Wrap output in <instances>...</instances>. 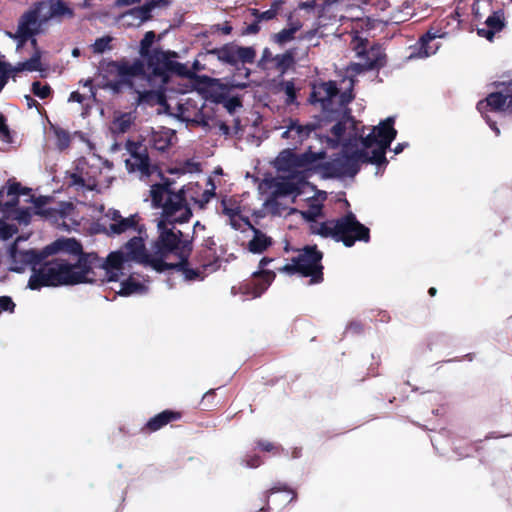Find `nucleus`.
I'll return each mask as SVG.
<instances>
[{"label": "nucleus", "mask_w": 512, "mask_h": 512, "mask_svg": "<svg viewBox=\"0 0 512 512\" xmlns=\"http://www.w3.org/2000/svg\"><path fill=\"white\" fill-rule=\"evenodd\" d=\"M485 24L487 25V28L494 31V33L500 32L504 27V22L496 13L489 16L486 19Z\"/></svg>", "instance_id": "864d4df0"}, {"label": "nucleus", "mask_w": 512, "mask_h": 512, "mask_svg": "<svg viewBox=\"0 0 512 512\" xmlns=\"http://www.w3.org/2000/svg\"><path fill=\"white\" fill-rule=\"evenodd\" d=\"M322 215V205L313 204L308 210L302 212L303 218L308 222H314L317 225L316 219Z\"/></svg>", "instance_id": "8fccbe9b"}, {"label": "nucleus", "mask_w": 512, "mask_h": 512, "mask_svg": "<svg viewBox=\"0 0 512 512\" xmlns=\"http://www.w3.org/2000/svg\"><path fill=\"white\" fill-rule=\"evenodd\" d=\"M282 90L286 94L285 103L287 105H292L296 103L297 99V89L293 80L283 81L280 83Z\"/></svg>", "instance_id": "79ce46f5"}, {"label": "nucleus", "mask_w": 512, "mask_h": 512, "mask_svg": "<svg viewBox=\"0 0 512 512\" xmlns=\"http://www.w3.org/2000/svg\"><path fill=\"white\" fill-rule=\"evenodd\" d=\"M310 230L312 234L342 242L346 247H352L356 241L369 242L370 240L369 228L360 223L353 212H348L337 219L311 225Z\"/></svg>", "instance_id": "7ed1b4c3"}, {"label": "nucleus", "mask_w": 512, "mask_h": 512, "mask_svg": "<svg viewBox=\"0 0 512 512\" xmlns=\"http://www.w3.org/2000/svg\"><path fill=\"white\" fill-rule=\"evenodd\" d=\"M33 271L27 285L31 290L87 283L86 270L79 265V260L70 263L66 259L57 257L44 263L38 270L33 268Z\"/></svg>", "instance_id": "f03ea898"}, {"label": "nucleus", "mask_w": 512, "mask_h": 512, "mask_svg": "<svg viewBox=\"0 0 512 512\" xmlns=\"http://www.w3.org/2000/svg\"><path fill=\"white\" fill-rule=\"evenodd\" d=\"M222 213L228 216L231 220L241 213L240 206L231 198H223L221 201Z\"/></svg>", "instance_id": "e433bc0d"}, {"label": "nucleus", "mask_w": 512, "mask_h": 512, "mask_svg": "<svg viewBox=\"0 0 512 512\" xmlns=\"http://www.w3.org/2000/svg\"><path fill=\"white\" fill-rule=\"evenodd\" d=\"M176 223L169 220H161L158 223V237L153 242L154 270L162 273L169 270L170 263L165 259L173 254L177 258L190 257L193 250V235H185L176 229Z\"/></svg>", "instance_id": "f257e3e1"}, {"label": "nucleus", "mask_w": 512, "mask_h": 512, "mask_svg": "<svg viewBox=\"0 0 512 512\" xmlns=\"http://www.w3.org/2000/svg\"><path fill=\"white\" fill-rule=\"evenodd\" d=\"M54 134L56 136V146L59 150L63 151L70 146L71 137L67 130L63 128H55Z\"/></svg>", "instance_id": "ea45409f"}, {"label": "nucleus", "mask_w": 512, "mask_h": 512, "mask_svg": "<svg viewBox=\"0 0 512 512\" xmlns=\"http://www.w3.org/2000/svg\"><path fill=\"white\" fill-rule=\"evenodd\" d=\"M11 258L13 263L16 264L12 270L21 272L27 265L35 266L40 264L44 260L45 255L34 249L19 251L14 248L11 251Z\"/></svg>", "instance_id": "6ab92c4d"}, {"label": "nucleus", "mask_w": 512, "mask_h": 512, "mask_svg": "<svg viewBox=\"0 0 512 512\" xmlns=\"http://www.w3.org/2000/svg\"><path fill=\"white\" fill-rule=\"evenodd\" d=\"M253 231L254 236L248 243V249L252 253H263L272 245V239L256 228H253Z\"/></svg>", "instance_id": "bb28decb"}, {"label": "nucleus", "mask_w": 512, "mask_h": 512, "mask_svg": "<svg viewBox=\"0 0 512 512\" xmlns=\"http://www.w3.org/2000/svg\"><path fill=\"white\" fill-rule=\"evenodd\" d=\"M293 28H284L278 33L272 35V41L278 45H284L295 38L296 32L293 31Z\"/></svg>", "instance_id": "37998d69"}, {"label": "nucleus", "mask_w": 512, "mask_h": 512, "mask_svg": "<svg viewBox=\"0 0 512 512\" xmlns=\"http://www.w3.org/2000/svg\"><path fill=\"white\" fill-rule=\"evenodd\" d=\"M253 277L254 278H262V280H263L262 283H256L253 280L250 284H247V286L253 285V291H252L253 296L259 297L267 289V287L271 284V282L275 278V274L272 271L261 270V271L255 272L253 274Z\"/></svg>", "instance_id": "c85d7f7f"}, {"label": "nucleus", "mask_w": 512, "mask_h": 512, "mask_svg": "<svg viewBox=\"0 0 512 512\" xmlns=\"http://www.w3.org/2000/svg\"><path fill=\"white\" fill-rule=\"evenodd\" d=\"M48 200H49V197H46V196L35 197L34 195H30V199H29V201L32 202L36 208L35 213L37 215H41V216H45V217L52 216L53 211H54L51 208L43 209V207L47 204Z\"/></svg>", "instance_id": "4c0bfd02"}, {"label": "nucleus", "mask_w": 512, "mask_h": 512, "mask_svg": "<svg viewBox=\"0 0 512 512\" xmlns=\"http://www.w3.org/2000/svg\"><path fill=\"white\" fill-rule=\"evenodd\" d=\"M175 137V131L169 128L161 127L151 135V146L159 152H165L172 145V139Z\"/></svg>", "instance_id": "b1692460"}, {"label": "nucleus", "mask_w": 512, "mask_h": 512, "mask_svg": "<svg viewBox=\"0 0 512 512\" xmlns=\"http://www.w3.org/2000/svg\"><path fill=\"white\" fill-rule=\"evenodd\" d=\"M274 66L281 75L285 74L295 65V49H289L273 58Z\"/></svg>", "instance_id": "cd10ccee"}, {"label": "nucleus", "mask_w": 512, "mask_h": 512, "mask_svg": "<svg viewBox=\"0 0 512 512\" xmlns=\"http://www.w3.org/2000/svg\"><path fill=\"white\" fill-rule=\"evenodd\" d=\"M214 196H215V187L214 186L211 189L200 191L196 205H198V207L200 209H203V208H205V206L210 202V200Z\"/></svg>", "instance_id": "5fc2aeb1"}, {"label": "nucleus", "mask_w": 512, "mask_h": 512, "mask_svg": "<svg viewBox=\"0 0 512 512\" xmlns=\"http://www.w3.org/2000/svg\"><path fill=\"white\" fill-rule=\"evenodd\" d=\"M37 21L36 11H28L22 16V21L19 25H26L29 27L31 24H35Z\"/></svg>", "instance_id": "774afa93"}, {"label": "nucleus", "mask_w": 512, "mask_h": 512, "mask_svg": "<svg viewBox=\"0 0 512 512\" xmlns=\"http://www.w3.org/2000/svg\"><path fill=\"white\" fill-rule=\"evenodd\" d=\"M180 190H185L184 195L186 199V206L190 208L189 201H192L194 204H196L202 189L198 183H189L184 185Z\"/></svg>", "instance_id": "58836bf2"}, {"label": "nucleus", "mask_w": 512, "mask_h": 512, "mask_svg": "<svg viewBox=\"0 0 512 512\" xmlns=\"http://www.w3.org/2000/svg\"><path fill=\"white\" fill-rule=\"evenodd\" d=\"M436 39V35L431 33L430 31L426 32L424 35L420 38V44H421V52L425 56H429L435 52L433 48L430 46V42L434 41Z\"/></svg>", "instance_id": "de8ad7c7"}, {"label": "nucleus", "mask_w": 512, "mask_h": 512, "mask_svg": "<svg viewBox=\"0 0 512 512\" xmlns=\"http://www.w3.org/2000/svg\"><path fill=\"white\" fill-rule=\"evenodd\" d=\"M291 156L294 160L293 164L295 168H306L314 164L320 157H322L321 154H317L311 151Z\"/></svg>", "instance_id": "f704fd0d"}, {"label": "nucleus", "mask_w": 512, "mask_h": 512, "mask_svg": "<svg viewBox=\"0 0 512 512\" xmlns=\"http://www.w3.org/2000/svg\"><path fill=\"white\" fill-rule=\"evenodd\" d=\"M112 38L109 36L101 37L95 40L93 47L94 53H103L105 50L109 49L110 42Z\"/></svg>", "instance_id": "13d9d810"}, {"label": "nucleus", "mask_w": 512, "mask_h": 512, "mask_svg": "<svg viewBox=\"0 0 512 512\" xmlns=\"http://www.w3.org/2000/svg\"><path fill=\"white\" fill-rule=\"evenodd\" d=\"M211 81V88L213 89L212 91V96L215 94V93H225L226 95H228L229 92L233 91L234 89H245L248 87V84L247 83H243V82H236L234 80L232 81H227V82H223L221 79H210Z\"/></svg>", "instance_id": "c756f323"}, {"label": "nucleus", "mask_w": 512, "mask_h": 512, "mask_svg": "<svg viewBox=\"0 0 512 512\" xmlns=\"http://www.w3.org/2000/svg\"><path fill=\"white\" fill-rule=\"evenodd\" d=\"M242 463L249 468H257L262 464V459L257 454H246L242 459Z\"/></svg>", "instance_id": "052dcab7"}, {"label": "nucleus", "mask_w": 512, "mask_h": 512, "mask_svg": "<svg viewBox=\"0 0 512 512\" xmlns=\"http://www.w3.org/2000/svg\"><path fill=\"white\" fill-rule=\"evenodd\" d=\"M189 258L190 257H180L178 258L179 261L177 263H170L169 270H177L179 272H182L185 280L187 281H194L197 279L202 280L203 276L201 275L200 270L193 269L189 267Z\"/></svg>", "instance_id": "a878e982"}, {"label": "nucleus", "mask_w": 512, "mask_h": 512, "mask_svg": "<svg viewBox=\"0 0 512 512\" xmlns=\"http://www.w3.org/2000/svg\"><path fill=\"white\" fill-rule=\"evenodd\" d=\"M493 85L498 90L489 93L484 100L477 103L478 111L482 115L487 110L512 114V80L496 81Z\"/></svg>", "instance_id": "1a4fd4ad"}, {"label": "nucleus", "mask_w": 512, "mask_h": 512, "mask_svg": "<svg viewBox=\"0 0 512 512\" xmlns=\"http://www.w3.org/2000/svg\"><path fill=\"white\" fill-rule=\"evenodd\" d=\"M250 12H251V15L254 16L256 19H258V21H269V20H272L274 18H276L277 14H275V9H268L264 12H260L258 9L256 8H251L250 9Z\"/></svg>", "instance_id": "4d7b16f0"}, {"label": "nucleus", "mask_w": 512, "mask_h": 512, "mask_svg": "<svg viewBox=\"0 0 512 512\" xmlns=\"http://www.w3.org/2000/svg\"><path fill=\"white\" fill-rule=\"evenodd\" d=\"M69 179H70V181H69L70 186H79V187L83 188L84 174L78 166L76 167V172L71 173L69 175Z\"/></svg>", "instance_id": "680f3d73"}, {"label": "nucleus", "mask_w": 512, "mask_h": 512, "mask_svg": "<svg viewBox=\"0 0 512 512\" xmlns=\"http://www.w3.org/2000/svg\"><path fill=\"white\" fill-rule=\"evenodd\" d=\"M183 413L177 410L166 409L151 417L141 428L143 434H150L159 431L166 425L182 419Z\"/></svg>", "instance_id": "f3484780"}, {"label": "nucleus", "mask_w": 512, "mask_h": 512, "mask_svg": "<svg viewBox=\"0 0 512 512\" xmlns=\"http://www.w3.org/2000/svg\"><path fill=\"white\" fill-rule=\"evenodd\" d=\"M140 217L138 214L130 215L126 218L116 219L109 225V232L111 234L120 235L129 230H133L138 234H146V228L143 224H139Z\"/></svg>", "instance_id": "aec40b11"}, {"label": "nucleus", "mask_w": 512, "mask_h": 512, "mask_svg": "<svg viewBox=\"0 0 512 512\" xmlns=\"http://www.w3.org/2000/svg\"><path fill=\"white\" fill-rule=\"evenodd\" d=\"M349 154H350L352 160L354 161L356 168H358V172L360 171L361 163L371 164L370 154L368 153L366 148L356 149Z\"/></svg>", "instance_id": "c03bdc74"}, {"label": "nucleus", "mask_w": 512, "mask_h": 512, "mask_svg": "<svg viewBox=\"0 0 512 512\" xmlns=\"http://www.w3.org/2000/svg\"><path fill=\"white\" fill-rule=\"evenodd\" d=\"M216 393L214 389L208 390L202 397L201 405L203 406L204 410H210L214 406V399H215Z\"/></svg>", "instance_id": "0e129e2a"}, {"label": "nucleus", "mask_w": 512, "mask_h": 512, "mask_svg": "<svg viewBox=\"0 0 512 512\" xmlns=\"http://www.w3.org/2000/svg\"><path fill=\"white\" fill-rule=\"evenodd\" d=\"M141 288V284L135 280L128 279L121 283L120 294L124 296L131 295Z\"/></svg>", "instance_id": "603ef678"}, {"label": "nucleus", "mask_w": 512, "mask_h": 512, "mask_svg": "<svg viewBox=\"0 0 512 512\" xmlns=\"http://www.w3.org/2000/svg\"><path fill=\"white\" fill-rule=\"evenodd\" d=\"M16 219L20 223L28 224L31 221V212L29 208H20L16 211Z\"/></svg>", "instance_id": "338daca9"}, {"label": "nucleus", "mask_w": 512, "mask_h": 512, "mask_svg": "<svg viewBox=\"0 0 512 512\" xmlns=\"http://www.w3.org/2000/svg\"><path fill=\"white\" fill-rule=\"evenodd\" d=\"M135 122V116L131 112H123L115 115L111 124L110 131L114 135L127 133Z\"/></svg>", "instance_id": "393cba45"}, {"label": "nucleus", "mask_w": 512, "mask_h": 512, "mask_svg": "<svg viewBox=\"0 0 512 512\" xmlns=\"http://www.w3.org/2000/svg\"><path fill=\"white\" fill-rule=\"evenodd\" d=\"M125 166L128 172L137 173L141 180H147L155 173L161 175L158 165L151 162L147 148L140 144H134V148L130 149Z\"/></svg>", "instance_id": "f8f14e48"}, {"label": "nucleus", "mask_w": 512, "mask_h": 512, "mask_svg": "<svg viewBox=\"0 0 512 512\" xmlns=\"http://www.w3.org/2000/svg\"><path fill=\"white\" fill-rule=\"evenodd\" d=\"M354 50L363 62L357 64L359 71H370L381 69L386 65V54L380 44H373L368 47V40L356 38L354 41Z\"/></svg>", "instance_id": "9b49d317"}, {"label": "nucleus", "mask_w": 512, "mask_h": 512, "mask_svg": "<svg viewBox=\"0 0 512 512\" xmlns=\"http://www.w3.org/2000/svg\"><path fill=\"white\" fill-rule=\"evenodd\" d=\"M16 304L10 296H0V313L3 311L13 313Z\"/></svg>", "instance_id": "e2e57ef3"}, {"label": "nucleus", "mask_w": 512, "mask_h": 512, "mask_svg": "<svg viewBox=\"0 0 512 512\" xmlns=\"http://www.w3.org/2000/svg\"><path fill=\"white\" fill-rule=\"evenodd\" d=\"M395 118L390 116L374 126L371 133L365 137L361 136L360 141L364 148L368 149L376 145L370 158L371 164L385 166L388 163L386 158L387 149L397 136V130L394 128Z\"/></svg>", "instance_id": "0eeeda50"}, {"label": "nucleus", "mask_w": 512, "mask_h": 512, "mask_svg": "<svg viewBox=\"0 0 512 512\" xmlns=\"http://www.w3.org/2000/svg\"><path fill=\"white\" fill-rule=\"evenodd\" d=\"M300 268V275L310 277V284H319L323 281V265L321 263L323 253L316 245L305 246L299 255L295 257Z\"/></svg>", "instance_id": "9d476101"}, {"label": "nucleus", "mask_w": 512, "mask_h": 512, "mask_svg": "<svg viewBox=\"0 0 512 512\" xmlns=\"http://www.w3.org/2000/svg\"><path fill=\"white\" fill-rule=\"evenodd\" d=\"M278 492H286L287 494H289L290 495V499L288 500V502H292V501H295L297 499V493H296L295 490L289 488L285 484L278 483L275 486H273L272 488H270L269 490H267V492H266V494H267L266 504L267 505L269 503V496L274 494V493H278Z\"/></svg>", "instance_id": "a18cd8bd"}, {"label": "nucleus", "mask_w": 512, "mask_h": 512, "mask_svg": "<svg viewBox=\"0 0 512 512\" xmlns=\"http://www.w3.org/2000/svg\"><path fill=\"white\" fill-rule=\"evenodd\" d=\"M314 129L315 125L313 124L302 125L298 120L291 119L287 129L282 133V138L291 139L292 142L290 144L296 148L309 138Z\"/></svg>", "instance_id": "a211bd4d"}, {"label": "nucleus", "mask_w": 512, "mask_h": 512, "mask_svg": "<svg viewBox=\"0 0 512 512\" xmlns=\"http://www.w3.org/2000/svg\"><path fill=\"white\" fill-rule=\"evenodd\" d=\"M156 38V34L154 31H147L144 34V37L140 41L139 53L141 57L147 56L152 52L151 46L153 45Z\"/></svg>", "instance_id": "a19ab883"}, {"label": "nucleus", "mask_w": 512, "mask_h": 512, "mask_svg": "<svg viewBox=\"0 0 512 512\" xmlns=\"http://www.w3.org/2000/svg\"><path fill=\"white\" fill-rule=\"evenodd\" d=\"M46 250L48 253L66 252L78 256L77 260H80L84 255H90V253L83 252L82 244L74 238L58 239L46 247Z\"/></svg>", "instance_id": "412c9836"}, {"label": "nucleus", "mask_w": 512, "mask_h": 512, "mask_svg": "<svg viewBox=\"0 0 512 512\" xmlns=\"http://www.w3.org/2000/svg\"><path fill=\"white\" fill-rule=\"evenodd\" d=\"M123 86H128V84L126 83V80L119 78L116 80L103 81L101 87L104 89H109V90L113 91L114 93H119Z\"/></svg>", "instance_id": "6e6d98bb"}, {"label": "nucleus", "mask_w": 512, "mask_h": 512, "mask_svg": "<svg viewBox=\"0 0 512 512\" xmlns=\"http://www.w3.org/2000/svg\"><path fill=\"white\" fill-rule=\"evenodd\" d=\"M145 64L141 59H136L132 64L125 58L120 60L119 78L126 80L128 86H132V78L145 76Z\"/></svg>", "instance_id": "4be33fe9"}, {"label": "nucleus", "mask_w": 512, "mask_h": 512, "mask_svg": "<svg viewBox=\"0 0 512 512\" xmlns=\"http://www.w3.org/2000/svg\"><path fill=\"white\" fill-rule=\"evenodd\" d=\"M185 190L174 192L170 184H154L150 194L155 208H162L163 216L171 223H185L192 217L191 208L186 206Z\"/></svg>", "instance_id": "20e7f679"}, {"label": "nucleus", "mask_w": 512, "mask_h": 512, "mask_svg": "<svg viewBox=\"0 0 512 512\" xmlns=\"http://www.w3.org/2000/svg\"><path fill=\"white\" fill-rule=\"evenodd\" d=\"M158 1H150L142 6L134 7L124 14V17H130V25L140 26L152 18V10L157 7Z\"/></svg>", "instance_id": "5701e85b"}, {"label": "nucleus", "mask_w": 512, "mask_h": 512, "mask_svg": "<svg viewBox=\"0 0 512 512\" xmlns=\"http://www.w3.org/2000/svg\"><path fill=\"white\" fill-rule=\"evenodd\" d=\"M339 94L335 81L322 82L314 85L309 96V102L313 105L320 104L323 111H333V99Z\"/></svg>", "instance_id": "2eb2a0df"}, {"label": "nucleus", "mask_w": 512, "mask_h": 512, "mask_svg": "<svg viewBox=\"0 0 512 512\" xmlns=\"http://www.w3.org/2000/svg\"><path fill=\"white\" fill-rule=\"evenodd\" d=\"M303 24L301 20L295 17L294 13L290 12L287 16V27L293 28L294 32H298L302 28Z\"/></svg>", "instance_id": "69168bd1"}, {"label": "nucleus", "mask_w": 512, "mask_h": 512, "mask_svg": "<svg viewBox=\"0 0 512 512\" xmlns=\"http://www.w3.org/2000/svg\"><path fill=\"white\" fill-rule=\"evenodd\" d=\"M52 16H73V10L63 0H56L50 7Z\"/></svg>", "instance_id": "49530a36"}, {"label": "nucleus", "mask_w": 512, "mask_h": 512, "mask_svg": "<svg viewBox=\"0 0 512 512\" xmlns=\"http://www.w3.org/2000/svg\"><path fill=\"white\" fill-rule=\"evenodd\" d=\"M31 91L40 99H46L52 93L51 87L48 84L42 85L40 81H34L32 83Z\"/></svg>", "instance_id": "09e8293b"}, {"label": "nucleus", "mask_w": 512, "mask_h": 512, "mask_svg": "<svg viewBox=\"0 0 512 512\" xmlns=\"http://www.w3.org/2000/svg\"><path fill=\"white\" fill-rule=\"evenodd\" d=\"M290 155H297L291 149H286L279 154L278 160L287 168H295L293 158Z\"/></svg>", "instance_id": "bf43d9fd"}, {"label": "nucleus", "mask_w": 512, "mask_h": 512, "mask_svg": "<svg viewBox=\"0 0 512 512\" xmlns=\"http://www.w3.org/2000/svg\"><path fill=\"white\" fill-rule=\"evenodd\" d=\"M256 445H257V448L260 449L261 451L270 452L274 455H278L283 451L281 446L276 445L267 440H262V439L257 440Z\"/></svg>", "instance_id": "3c124183"}, {"label": "nucleus", "mask_w": 512, "mask_h": 512, "mask_svg": "<svg viewBox=\"0 0 512 512\" xmlns=\"http://www.w3.org/2000/svg\"><path fill=\"white\" fill-rule=\"evenodd\" d=\"M200 55L204 60L216 58L222 64L234 67L239 74H243L244 78H249L251 70L244 65L255 62L256 50L250 46L244 47L230 42L221 47L205 48V52Z\"/></svg>", "instance_id": "423d86ee"}, {"label": "nucleus", "mask_w": 512, "mask_h": 512, "mask_svg": "<svg viewBox=\"0 0 512 512\" xmlns=\"http://www.w3.org/2000/svg\"><path fill=\"white\" fill-rule=\"evenodd\" d=\"M146 234H138L129 239L120 249L127 262H135L154 270V253H149L145 246Z\"/></svg>", "instance_id": "ddd939ff"}, {"label": "nucleus", "mask_w": 512, "mask_h": 512, "mask_svg": "<svg viewBox=\"0 0 512 512\" xmlns=\"http://www.w3.org/2000/svg\"><path fill=\"white\" fill-rule=\"evenodd\" d=\"M213 101L218 104H223L230 114L242 107V100L240 96L229 97L225 93H215L213 95Z\"/></svg>", "instance_id": "2f4dec72"}, {"label": "nucleus", "mask_w": 512, "mask_h": 512, "mask_svg": "<svg viewBox=\"0 0 512 512\" xmlns=\"http://www.w3.org/2000/svg\"><path fill=\"white\" fill-rule=\"evenodd\" d=\"M320 169L327 178L354 177L358 173V168H356L354 161L347 152L342 156L322 163Z\"/></svg>", "instance_id": "4468645a"}, {"label": "nucleus", "mask_w": 512, "mask_h": 512, "mask_svg": "<svg viewBox=\"0 0 512 512\" xmlns=\"http://www.w3.org/2000/svg\"><path fill=\"white\" fill-rule=\"evenodd\" d=\"M31 188L22 187L15 178H9L0 188V210H11L18 206L20 195H30Z\"/></svg>", "instance_id": "dca6fc26"}, {"label": "nucleus", "mask_w": 512, "mask_h": 512, "mask_svg": "<svg viewBox=\"0 0 512 512\" xmlns=\"http://www.w3.org/2000/svg\"><path fill=\"white\" fill-rule=\"evenodd\" d=\"M9 37L15 38L18 40L17 42V50L23 48L26 42L34 35V31L30 27H26V25H19L17 32L12 34L8 32Z\"/></svg>", "instance_id": "c9c22d12"}, {"label": "nucleus", "mask_w": 512, "mask_h": 512, "mask_svg": "<svg viewBox=\"0 0 512 512\" xmlns=\"http://www.w3.org/2000/svg\"><path fill=\"white\" fill-rule=\"evenodd\" d=\"M142 58L145 64V76L149 80L159 79L162 83H167L172 74L181 77L192 76L191 71L185 64L174 60L178 58V53L175 51H163L160 48H154L150 54Z\"/></svg>", "instance_id": "39448f33"}, {"label": "nucleus", "mask_w": 512, "mask_h": 512, "mask_svg": "<svg viewBox=\"0 0 512 512\" xmlns=\"http://www.w3.org/2000/svg\"><path fill=\"white\" fill-rule=\"evenodd\" d=\"M127 262L121 249L111 252L105 260L100 258L96 253H90V255H84L79 260V265L86 270L87 283L95 282L96 273L94 269H100L103 272V277L100 279L104 281H116L117 273L114 270L119 271L123 269L124 263Z\"/></svg>", "instance_id": "6e6552de"}, {"label": "nucleus", "mask_w": 512, "mask_h": 512, "mask_svg": "<svg viewBox=\"0 0 512 512\" xmlns=\"http://www.w3.org/2000/svg\"><path fill=\"white\" fill-rule=\"evenodd\" d=\"M41 71V51L40 49H36L34 51L33 55L24 62H19L15 67V72H22V71Z\"/></svg>", "instance_id": "473e14b6"}, {"label": "nucleus", "mask_w": 512, "mask_h": 512, "mask_svg": "<svg viewBox=\"0 0 512 512\" xmlns=\"http://www.w3.org/2000/svg\"><path fill=\"white\" fill-rule=\"evenodd\" d=\"M103 81L110 80V76H118L120 70V60H102L99 66Z\"/></svg>", "instance_id": "72a5a7b5"}, {"label": "nucleus", "mask_w": 512, "mask_h": 512, "mask_svg": "<svg viewBox=\"0 0 512 512\" xmlns=\"http://www.w3.org/2000/svg\"><path fill=\"white\" fill-rule=\"evenodd\" d=\"M348 122L351 123L353 127L356 125L354 118L349 113H345L342 119L335 123L330 129L331 134L334 136V139L331 140L334 145H338L343 138Z\"/></svg>", "instance_id": "7c9ffc66"}]
</instances>
